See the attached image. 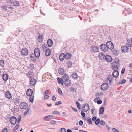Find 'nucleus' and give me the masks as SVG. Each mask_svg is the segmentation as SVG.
Returning <instances> with one entry per match:
<instances>
[{"instance_id": "nucleus-1", "label": "nucleus", "mask_w": 132, "mask_h": 132, "mask_svg": "<svg viewBox=\"0 0 132 132\" xmlns=\"http://www.w3.org/2000/svg\"><path fill=\"white\" fill-rule=\"evenodd\" d=\"M120 65L118 61H115L112 63L111 65V68L112 70H118Z\"/></svg>"}, {"instance_id": "nucleus-2", "label": "nucleus", "mask_w": 132, "mask_h": 132, "mask_svg": "<svg viewBox=\"0 0 132 132\" xmlns=\"http://www.w3.org/2000/svg\"><path fill=\"white\" fill-rule=\"evenodd\" d=\"M106 45L108 48L110 50H112L114 48V45L113 43L111 41H109L107 42Z\"/></svg>"}, {"instance_id": "nucleus-3", "label": "nucleus", "mask_w": 132, "mask_h": 132, "mask_svg": "<svg viewBox=\"0 0 132 132\" xmlns=\"http://www.w3.org/2000/svg\"><path fill=\"white\" fill-rule=\"evenodd\" d=\"M28 106V104L24 102L21 103L20 104V107L21 109H26Z\"/></svg>"}, {"instance_id": "nucleus-4", "label": "nucleus", "mask_w": 132, "mask_h": 132, "mask_svg": "<svg viewBox=\"0 0 132 132\" xmlns=\"http://www.w3.org/2000/svg\"><path fill=\"white\" fill-rule=\"evenodd\" d=\"M101 89L103 90H106L109 87L108 84L106 83H103L101 86Z\"/></svg>"}, {"instance_id": "nucleus-5", "label": "nucleus", "mask_w": 132, "mask_h": 132, "mask_svg": "<svg viewBox=\"0 0 132 132\" xmlns=\"http://www.w3.org/2000/svg\"><path fill=\"white\" fill-rule=\"evenodd\" d=\"M10 120L11 124L15 125L17 122V119L15 117L13 116L11 117Z\"/></svg>"}, {"instance_id": "nucleus-6", "label": "nucleus", "mask_w": 132, "mask_h": 132, "mask_svg": "<svg viewBox=\"0 0 132 132\" xmlns=\"http://www.w3.org/2000/svg\"><path fill=\"white\" fill-rule=\"evenodd\" d=\"M100 48L104 52H106L108 50L106 45L104 44H101L100 45Z\"/></svg>"}, {"instance_id": "nucleus-7", "label": "nucleus", "mask_w": 132, "mask_h": 132, "mask_svg": "<svg viewBox=\"0 0 132 132\" xmlns=\"http://www.w3.org/2000/svg\"><path fill=\"white\" fill-rule=\"evenodd\" d=\"M129 50V47L127 46H122L121 48V50L123 52H126Z\"/></svg>"}, {"instance_id": "nucleus-8", "label": "nucleus", "mask_w": 132, "mask_h": 132, "mask_svg": "<svg viewBox=\"0 0 132 132\" xmlns=\"http://www.w3.org/2000/svg\"><path fill=\"white\" fill-rule=\"evenodd\" d=\"M84 106L82 107L83 110L85 112H87L89 109V106L87 104H86L84 105Z\"/></svg>"}, {"instance_id": "nucleus-9", "label": "nucleus", "mask_w": 132, "mask_h": 132, "mask_svg": "<svg viewBox=\"0 0 132 132\" xmlns=\"http://www.w3.org/2000/svg\"><path fill=\"white\" fill-rule=\"evenodd\" d=\"M34 53L36 57H39L40 55V52L38 48H36L34 50Z\"/></svg>"}, {"instance_id": "nucleus-10", "label": "nucleus", "mask_w": 132, "mask_h": 132, "mask_svg": "<svg viewBox=\"0 0 132 132\" xmlns=\"http://www.w3.org/2000/svg\"><path fill=\"white\" fill-rule=\"evenodd\" d=\"M119 75V72L117 70H114L112 73L113 76L115 78L117 77Z\"/></svg>"}, {"instance_id": "nucleus-11", "label": "nucleus", "mask_w": 132, "mask_h": 132, "mask_svg": "<svg viewBox=\"0 0 132 132\" xmlns=\"http://www.w3.org/2000/svg\"><path fill=\"white\" fill-rule=\"evenodd\" d=\"M21 53L23 55L26 56L28 53V50L26 48L22 49L21 51Z\"/></svg>"}, {"instance_id": "nucleus-12", "label": "nucleus", "mask_w": 132, "mask_h": 132, "mask_svg": "<svg viewBox=\"0 0 132 132\" xmlns=\"http://www.w3.org/2000/svg\"><path fill=\"white\" fill-rule=\"evenodd\" d=\"M90 48L94 52H98V51L99 48L93 45L90 47Z\"/></svg>"}, {"instance_id": "nucleus-13", "label": "nucleus", "mask_w": 132, "mask_h": 132, "mask_svg": "<svg viewBox=\"0 0 132 132\" xmlns=\"http://www.w3.org/2000/svg\"><path fill=\"white\" fill-rule=\"evenodd\" d=\"M105 59L107 61L109 62H111L112 60V59L111 57L109 55H107L105 56Z\"/></svg>"}, {"instance_id": "nucleus-14", "label": "nucleus", "mask_w": 132, "mask_h": 132, "mask_svg": "<svg viewBox=\"0 0 132 132\" xmlns=\"http://www.w3.org/2000/svg\"><path fill=\"white\" fill-rule=\"evenodd\" d=\"M33 93V91L30 89H28L27 90L26 92L27 95L28 96H31Z\"/></svg>"}, {"instance_id": "nucleus-15", "label": "nucleus", "mask_w": 132, "mask_h": 132, "mask_svg": "<svg viewBox=\"0 0 132 132\" xmlns=\"http://www.w3.org/2000/svg\"><path fill=\"white\" fill-rule=\"evenodd\" d=\"M36 83V80L32 78L30 79V84L31 86H33L35 85Z\"/></svg>"}, {"instance_id": "nucleus-16", "label": "nucleus", "mask_w": 132, "mask_h": 132, "mask_svg": "<svg viewBox=\"0 0 132 132\" xmlns=\"http://www.w3.org/2000/svg\"><path fill=\"white\" fill-rule=\"evenodd\" d=\"M113 78L112 77L110 78H108L106 80V82L110 85H111L112 84V81Z\"/></svg>"}, {"instance_id": "nucleus-17", "label": "nucleus", "mask_w": 132, "mask_h": 132, "mask_svg": "<svg viewBox=\"0 0 132 132\" xmlns=\"http://www.w3.org/2000/svg\"><path fill=\"white\" fill-rule=\"evenodd\" d=\"M98 56L100 59L103 60L105 59V56L102 53H100L99 54Z\"/></svg>"}, {"instance_id": "nucleus-18", "label": "nucleus", "mask_w": 132, "mask_h": 132, "mask_svg": "<svg viewBox=\"0 0 132 132\" xmlns=\"http://www.w3.org/2000/svg\"><path fill=\"white\" fill-rule=\"evenodd\" d=\"M64 83L67 87L69 86L71 84V81L68 79L67 80H66L64 81Z\"/></svg>"}, {"instance_id": "nucleus-19", "label": "nucleus", "mask_w": 132, "mask_h": 132, "mask_svg": "<svg viewBox=\"0 0 132 132\" xmlns=\"http://www.w3.org/2000/svg\"><path fill=\"white\" fill-rule=\"evenodd\" d=\"M71 56V54L69 53H67L65 54V58L67 60L70 59Z\"/></svg>"}, {"instance_id": "nucleus-20", "label": "nucleus", "mask_w": 132, "mask_h": 132, "mask_svg": "<svg viewBox=\"0 0 132 132\" xmlns=\"http://www.w3.org/2000/svg\"><path fill=\"white\" fill-rule=\"evenodd\" d=\"M53 42L51 39H49L47 41V44L48 46L49 47L53 45Z\"/></svg>"}, {"instance_id": "nucleus-21", "label": "nucleus", "mask_w": 132, "mask_h": 132, "mask_svg": "<svg viewBox=\"0 0 132 132\" xmlns=\"http://www.w3.org/2000/svg\"><path fill=\"white\" fill-rule=\"evenodd\" d=\"M2 77L3 80L5 81L7 80L9 78L8 75L6 73L3 75Z\"/></svg>"}, {"instance_id": "nucleus-22", "label": "nucleus", "mask_w": 132, "mask_h": 132, "mask_svg": "<svg viewBox=\"0 0 132 132\" xmlns=\"http://www.w3.org/2000/svg\"><path fill=\"white\" fill-rule=\"evenodd\" d=\"M65 58V54L63 53L61 54L59 56V59L61 61H63Z\"/></svg>"}, {"instance_id": "nucleus-23", "label": "nucleus", "mask_w": 132, "mask_h": 132, "mask_svg": "<svg viewBox=\"0 0 132 132\" xmlns=\"http://www.w3.org/2000/svg\"><path fill=\"white\" fill-rule=\"evenodd\" d=\"M6 97L10 99L11 97V95L10 93L8 91L6 92L5 93Z\"/></svg>"}, {"instance_id": "nucleus-24", "label": "nucleus", "mask_w": 132, "mask_h": 132, "mask_svg": "<svg viewBox=\"0 0 132 132\" xmlns=\"http://www.w3.org/2000/svg\"><path fill=\"white\" fill-rule=\"evenodd\" d=\"M51 51L50 49H47L46 51L45 54L46 56H49L51 54Z\"/></svg>"}, {"instance_id": "nucleus-25", "label": "nucleus", "mask_w": 132, "mask_h": 132, "mask_svg": "<svg viewBox=\"0 0 132 132\" xmlns=\"http://www.w3.org/2000/svg\"><path fill=\"white\" fill-rule=\"evenodd\" d=\"M8 7L5 5H2L1 7V9L4 11H6L7 10Z\"/></svg>"}, {"instance_id": "nucleus-26", "label": "nucleus", "mask_w": 132, "mask_h": 132, "mask_svg": "<svg viewBox=\"0 0 132 132\" xmlns=\"http://www.w3.org/2000/svg\"><path fill=\"white\" fill-rule=\"evenodd\" d=\"M72 78L74 79H76L78 77V76L76 73H74L71 75Z\"/></svg>"}, {"instance_id": "nucleus-27", "label": "nucleus", "mask_w": 132, "mask_h": 132, "mask_svg": "<svg viewBox=\"0 0 132 132\" xmlns=\"http://www.w3.org/2000/svg\"><path fill=\"white\" fill-rule=\"evenodd\" d=\"M64 72V70L62 68H59L58 70V72L60 75L63 74Z\"/></svg>"}, {"instance_id": "nucleus-28", "label": "nucleus", "mask_w": 132, "mask_h": 132, "mask_svg": "<svg viewBox=\"0 0 132 132\" xmlns=\"http://www.w3.org/2000/svg\"><path fill=\"white\" fill-rule=\"evenodd\" d=\"M104 108L103 106L100 108L99 109V114H103L104 112Z\"/></svg>"}, {"instance_id": "nucleus-29", "label": "nucleus", "mask_w": 132, "mask_h": 132, "mask_svg": "<svg viewBox=\"0 0 132 132\" xmlns=\"http://www.w3.org/2000/svg\"><path fill=\"white\" fill-rule=\"evenodd\" d=\"M43 38V35H39L38 38V40L39 42H41Z\"/></svg>"}, {"instance_id": "nucleus-30", "label": "nucleus", "mask_w": 132, "mask_h": 132, "mask_svg": "<svg viewBox=\"0 0 132 132\" xmlns=\"http://www.w3.org/2000/svg\"><path fill=\"white\" fill-rule=\"evenodd\" d=\"M47 47V44H43L42 46V50L43 51H45Z\"/></svg>"}, {"instance_id": "nucleus-31", "label": "nucleus", "mask_w": 132, "mask_h": 132, "mask_svg": "<svg viewBox=\"0 0 132 132\" xmlns=\"http://www.w3.org/2000/svg\"><path fill=\"white\" fill-rule=\"evenodd\" d=\"M57 81L58 82L59 84H63V80L62 78H57Z\"/></svg>"}, {"instance_id": "nucleus-32", "label": "nucleus", "mask_w": 132, "mask_h": 132, "mask_svg": "<svg viewBox=\"0 0 132 132\" xmlns=\"http://www.w3.org/2000/svg\"><path fill=\"white\" fill-rule=\"evenodd\" d=\"M63 79L64 81L66 80L69 79V77L67 74H65L63 76Z\"/></svg>"}, {"instance_id": "nucleus-33", "label": "nucleus", "mask_w": 132, "mask_h": 132, "mask_svg": "<svg viewBox=\"0 0 132 132\" xmlns=\"http://www.w3.org/2000/svg\"><path fill=\"white\" fill-rule=\"evenodd\" d=\"M67 65L69 68H70L72 65V62L70 61H68L67 62Z\"/></svg>"}, {"instance_id": "nucleus-34", "label": "nucleus", "mask_w": 132, "mask_h": 132, "mask_svg": "<svg viewBox=\"0 0 132 132\" xmlns=\"http://www.w3.org/2000/svg\"><path fill=\"white\" fill-rule=\"evenodd\" d=\"M13 5L15 6H18L19 5V2L18 1H15L13 2Z\"/></svg>"}, {"instance_id": "nucleus-35", "label": "nucleus", "mask_w": 132, "mask_h": 132, "mask_svg": "<svg viewBox=\"0 0 132 132\" xmlns=\"http://www.w3.org/2000/svg\"><path fill=\"white\" fill-rule=\"evenodd\" d=\"M32 73L31 72H28L27 73V75L29 78H32Z\"/></svg>"}, {"instance_id": "nucleus-36", "label": "nucleus", "mask_w": 132, "mask_h": 132, "mask_svg": "<svg viewBox=\"0 0 132 132\" xmlns=\"http://www.w3.org/2000/svg\"><path fill=\"white\" fill-rule=\"evenodd\" d=\"M100 119L99 118H98L95 120V123L96 125H98L99 123H100Z\"/></svg>"}, {"instance_id": "nucleus-37", "label": "nucleus", "mask_w": 132, "mask_h": 132, "mask_svg": "<svg viewBox=\"0 0 132 132\" xmlns=\"http://www.w3.org/2000/svg\"><path fill=\"white\" fill-rule=\"evenodd\" d=\"M4 61L3 60H0V65L3 67L4 65Z\"/></svg>"}, {"instance_id": "nucleus-38", "label": "nucleus", "mask_w": 132, "mask_h": 132, "mask_svg": "<svg viewBox=\"0 0 132 132\" xmlns=\"http://www.w3.org/2000/svg\"><path fill=\"white\" fill-rule=\"evenodd\" d=\"M113 54L115 55H117L118 54V51L117 50H114L113 51Z\"/></svg>"}, {"instance_id": "nucleus-39", "label": "nucleus", "mask_w": 132, "mask_h": 132, "mask_svg": "<svg viewBox=\"0 0 132 132\" xmlns=\"http://www.w3.org/2000/svg\"><path fill=\"white\" fill-rule=\"evenodd\" d=\"M100 123L101 125L104 126L105 124V122L102 120L101 121L100 120Z\"/></svg>"}, {"instance_id": "nucleus-40", "label": "nucleus", "mask_w": 132, "mask_h": 132, "mask_svg": "<svg viewBox=\"0 0 132 132\" xmlns=\"http://www.w3.org/2000/svg\"><path fill=\"white\" fill-rule=\"evenodd\" d=\"M58 92L61 95H63V93L61 90L60 89V88L59 87L58 88Z\"/></svg>"}, {"instance_id": "nucleus-41", "label": "nucleus", "mask_w": 132, "mask_h": 132, "mask_svg": "<svg viewBox=\"0 0 132 132\" xmlns=\"http://www.w3.org/2000/svg\"><path fill=\"white\" fill-rule=\"evenodd\" d=\"M60 132H66V129L64 128H61L60 129Z\"/></svg>"}, {"instance_id": "nucleus-42", "label": "nucleus", "mask_w": 132, "mask_h": 132, "mask_svg": "<svg viewBox=\"0 0 132 132\" xmlns=\"http://www.w3.org/2000/svg\"><path fill=\"white\" fill-rule=\"evenodd\" d=\"M81 114L82 116V117L83 118H85V114L84 112L83 111H81Z\"/></svg>"}, {"instance_id": "nucleus-43", "label": "nucleus", "mask_w": 132, "mask_h": 132, "mask_svg": "<svg viewBox=\"0 0 132 132\" xmlns=\"http://www.w3.org/2000/svg\"><path fill=\"white\" fill-rule=\"evenodd\" d=\"M126 81V80L122 79L121 80V81L119 82L120 84H122L125 83Z\"/></svg>"}, {"instance_id": "nucleus-44", "label": "nucleus", "mask_w": 132, "mask_h": 132, "mask_svg": "<svg viewBox=\"0 0 132 132\" xmlns=\"http://www.w3.org/2000/svg\"><path fill=\"white\" fill-rule=\"evenodd\" d=\"M75 89L73 87H70V91L71 92H74L75 90Z\"/></svg>"}, {"instance_id": "nucleus-45", "label": "nucleus", "mask_w": 132, "mask_h": 132, "mask_svg": "<svg viewBox=\"0 0 132 132\" xmlns=\"http://www.w3.org/2000/svg\"><path fill=\"white\" fill-rule=\"evenodd\" d=\"M20 101L19 99H15L14 100V102L15 104L19 103Z\"/></svg>"}, {"instance_id": "nucleus-46", "label": "nucleus", "mask_w": 132, "mask_h": 132, "mask_svg": "<svg viewBox=\"0 0 132 132\" xmlns=\"http://www.w3.org/2000/svg\"><path fill=\"white\" fill-rule=\"evenodd\" d=\"M19 127V125L18 124H17L15 126L14 129L15 130H17V129H18V128Z\"/></svg>"}, {"instance_id": "nucleus-47", "label": "nucleus", "mask_w": 132, "mask_h": 132, "mask_svg": "<svg viewBox=\"0 0 132 132\" xmlns=\"http://www.w3.org/2000/svg\"><path fill=\"white\" fill-rule=\"evenodd\" d=\"M62 104V102L61 101H59L57 102H56L55 103V104L56 105H58L60 104Z\"/></svg>"}, {"instance_id": "nucleus-48", "label": "nucleus", "mask_w": 132, "mask_h": 132, "mask_svg": "<svg viewBox=\"0 0 132 132\" xmlns=\"http://www.w3.org/2000/svg\"><path fill=\"white\" fill-rule=\"evenodd\" d=\"M126 11L127 12L128 14H130L131 13V10L130 9H127L126 10Z\"/></svg>"}, {"instance_id": "nucleus-49", "label": "nucleus", "mask_w": 132, "mask_h": 132, "mask_svg": "<svg viewBox=\"0 0 132 132\" xmlns=\"http://www.w3.org/2000/svg\"><path fill=\"white\" fill-rule=\"evenodd\" d=\"M53 114L58 115L60 114V113L58 111H54L53 112Z\"/></svg>"}, {"instance_id": "nucleus-50", "label": "nucleus", "mask_w": 132, "mask_h": 132, "mask_svg": "<svg viewBox=\"0 0 132 132\" xmlns=\"http://www.w3.org/2000/svg\"><path fill=\"white\" fill-rule=\"evenodd\" d=\"M87 121L89 124L90 125H92V122L90 118H89L88 119Z\"/></svg>"}, {"instance_id": "nucleus-51", "label": "nucleus", "mask_w": 132, "mask_h": 132, "mask_svg": "<svg viewBox=\"0 0 132 132\" xmlns=\"http://www.w3.org/2000/svg\"><path fill=\"white\" fill-rule=\"evenodd\" d=\"M13 1V0H6V2L7 3H10L11 4H12V3Z\"/></svg>"}, {"instance_id": "nucleus-52", "label": "nucleus", "mask_w": 132, "mask_h": 132, "mask_svg": "<svg viewBox=\"0 0 132 132\" xmlns=\"http://www.w3.org/2000/svg\"><path fill=\"white\" fill-rule=\"evenodd\" d=\"M30 58L31 60L32 61H35L36 60V58L35 57H34V56H31V57H30Z\"/></svg>"}, {"instance_id": "nucleus-53", "label": "nucleus", "mask_w": 132, "mask_h": 132, "mask_svg": "<svg viewBox=\"0 0 132 132\" xmlns=\"http://www.w3.org/2000/svg\"><path fill=\"white\" fill-rule=\"evenodd\" d=\"M112 130L113 132H119L118 130L115 128H113L112 129Z\"/></svg>"}, {"instance_id": "nucleus-54", "label": "nucleus", "mask_w": 132, "mask_h": 132, "mask_svg": "<svg viewBox=\"0 0 132 132\" xmlns=\"http://www.w3.org/2000/svg\"><path fill=\"white\" fill-rule=\"evenodd\" d=\"M33 98L34 97L33 96L32 97H30V101L31 103H33Z\"/></svg>"}, {"instance_id": "nucleus-55", "label": "nucleus", "mask_w": 132, "mask_h": 132, "mask_svg": "<svg viewBox=\"0 0 132 132\" xmlns=\"http://www.w3.org/2000/svg\"><path fill=\"white\" fill-rule=\"evenodd\" d=\"M21 116H19L18 119V122L19 123L21 121Z\"/></svg>"}, {"instance_id": "nucleus-56", "label": "nucleus", "mask_w": 132, "mask_h": 132, "mask_svg": "<svg viewBox=\"0 0 132 132\" xmlns=\"http://www.w3.org/2000/svg\"><path fill=\"white\" fill-rule=\"evenodd\" d=\"M7 129L6 128H4L2 131V132H7Z\"/></svg>"}, {"instance_id": "nucleus-57", "label": "nucleus", "mask_w": 132, "mask_h": 132, "mask_svg": "<svg viewBox=\"0 0 132 132\" xmlns=\"http://www.w3.org/2000/svg\"><path fill=\"white\" fill-rule=\"evenodd\" d=\"M125 69L123 68L121 71V74H123L125 72Z\"/></svg>"}, {"instance_id": "nucleus-58", "label": "nucleus", "mask_w": 132, "mask_h": 132, "mask_svg": "<svg viewBox=\"0 0 132 132\" xmlns=\"http://www.w3.org/2000/svg\"><path fill=\"white\" fill-rule=\"evenodd\" d=\"M49 96L48 95H45L44 97V99L45 100L47 99L49 97Z\"/></svg>"}, {"instance_id": "nucleus-59", "label": "nucleus", "mask_w": 132, "mask_h": 132, "mask_svg": "<svg viewBox=\"0 0 132 132\" xmlns=\"http://www.w3.org/2000/svg\"><path fill=\"white\" fill-rule=\"evenodd\" d=\"M97 103L98 104H101L102 103V101L101 100H98L97 101Z\"/></svg>"}, {"instance_id": "nucleus-60", "label": "nucleus", "mask_w": 132, "mask_h": 132, "mask_svg": "<svg viewBox=\"0 0 132 132\" xmlns=\"http://www.w3.org/2000/svg\"><path fill=\"white\" fill-rule=\"evenodd\" d=\"M50 123L51 124H54L56 123V121L54 120H52L50 122Z\"/></svg>"}, {"instance_id": "nucleus-61", "label": "nucleus", "mask_w": 132, "mask_h": 132, "mask_svg": "<svg viewBox=\"0 0 132 132\" xmlns=\"http://www.w3.org/2000/svg\"><path fill=\"white\" fill-rule=\"evenodd\" d=\"M79 125H80L81 126H82V125L83 122L81 120H80V121H79Z\"/></svg>"}, {"instance_id": "nucleus-62", "label": "nucleus", "mask_w": 132, "mask_h": 132, "mask_svg": "<svg viewBox=\"0 0 132 132\" xmlns=\"http://www.w3.org/2000/svg\"><path fill=\"white\" fill-rule=\"evenodd\" d=\"M52 99L53 101H55L56 100V98L55 96H52Z\"/></svg>"}, {"instance_id": "nucleus-63", "label": "nucleus", "mask_w": 132, "mask_h": 132, "mask_svg": "<svg viewBox=\"0 0 132 132\" xmlns=\"http://www.w3.org/2000/svg\"><path fill=\"white\" fill-rule=\"evenodd\" d=\"M98 99H100V98L99 97H97L95 98L94 99V101L95 102H96V101L97 102V101L98 100Z\"/></svg>"}, {"instance_id": "nucleus-64", "label": "nucleus", "mask_w": 132, "mask_h": 132, "mask_svg": "<svg viewBox=\"0 0 132 132\" xmlns=\"http://www.w3.org/2000/svg\"><path fill=\"white\" fill-rule=\"evenodd\" d=\"M106 127L107 129L108 130V131H109L110 129V128L109 127V126L108 125H106Z\"/></svg>"}]
</instances>
